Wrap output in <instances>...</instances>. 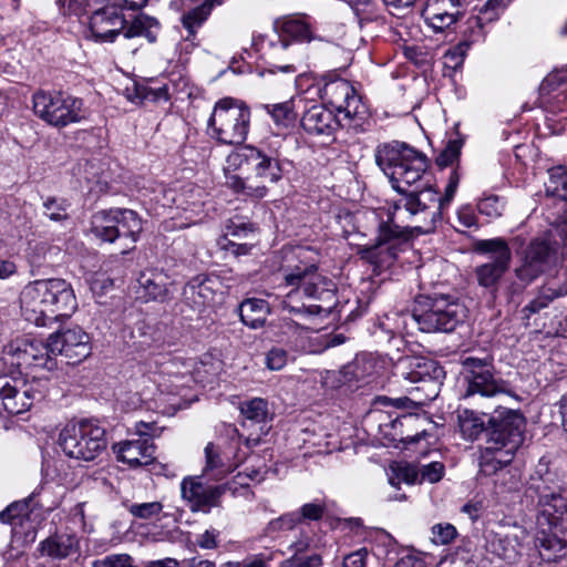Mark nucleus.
<instances>
[{"mask_svg":"<svg viewBox=\"0 0 567 567\" xmlns=\"http://www.w3.org/2000/svg\"><path fill=\"white\" fill-rule=\"evenodd\" d=\"M375 163L389 177L392 187L402 195L381 223L383 237L409 236V228L427 234L434 230L442 213L457 190L461 175L455 167L450 172L444 195L424 182L429 163L426 156L410 145L392 141L377 146Z\"/></svg>","mask_w":567,"mask_h":567,"instance_id":"1","label":"nucleus"},{"mask_svg":"<svg viewBox=\"0 0 567 567\" xmlns=\"http://www.w3.org/2000/svg\"><path fill=\"white\" fill-rule=\"evenodd\" d=\"M284 282L291 289L280 300V318L285 332L297 333L307 327L305 321L330 312L336 303L334 282L318 272L315 265L299 262L281 268Z\"/></svg>","mask_w":567,"mask_h":567,"instance_id":"2","label":"nucleus"},{"mask_svg":"<svg viewBox=\"0 0 567 567\" xmlns=\"http://www.w3.org/2000/svg\"><path fill=\"white\" fill-rule=\"evenodd\" d=\"M20 308L27 321L38 327H47L70 318L78 309V300L71 284L66 280L38 279L21 290Z\"/></svg>","mask_w":567,"mask_h":567,"instance_id":"3","label":"nucleus"},{"mask_svg":"<svg viewBox=\"0 0 567 567\" xmlns=\"http://www.w3.org/2000/svg\"><path fill=\"white\" fill-rule=\"evenodd\" d=\"M491 431L482 451L480 467L485 475H493L508 465L524 440L525 417L514 410H503L489 419Z\"/></svg>","mask_w":567,"mask_h":567,"instance_id":"4","label":"nucleus"},{"mask_svg":"<svg viewBox=\"0 0 567 567\" xmlns=\"http://www.w3.org/2000/svg\"><path fill=\"white\" fill-rule=\"evenodd\" d=\"M239 164H246L254 177L246 179L238 175L227 177V185L235 192L252 199L267 196V184H276L282 178V167L278 151L264 146L245 145L235 154Z\"/></svg>","mask_w":567,"mask_h":567,"instance_id":"5","label":"nucleus"},{"mask_svg":"<svg viewBox=\"0 0 567 567\" xmlns=\"http://www.w3.org/2000/svg\"><path fill=\"white\" fill-rule=\"evenodd\" d=\"M125 19L117 12V8L107 3L96 9L90 18V32L95 42H114L115 38L123 33L125 39L144 37L150 43H154L159 31V22L148 16L141 14L125 27Z\"/></svg>","mask_w":567,"mask_h":567,"instance_id":"6","label":"nucleus"},{"mask_svg":"<svg viewBox=\"0 0 567 567\" xmlns=\"http://www.w3.org/2000/svg\"><path fill=\"white\" fill-rule=\"evenodd\" d=\"M528 491L537 497V528L567 529V501L556 485V474L549 471L548 463L540 460L530 476Z\"/></svg>","mask_w":567,"mask_h":567,"instance_id":"7","label":"nucleus"},{"mask_svg":"<svg viewBox=\"0 0 567 567\" xmlns=\"http://www.w3.org/2000/svg\"><path fill=\"white\" fill-rule=\"evenodd\" d=\"M467 310L451 295L433 293L415 300L416 329L426 332H452L466 318Z\"/></svg>","mask_w":567,"mask_h":567,"instance_id":"8","label":"nucleus"},{"mask_svg":"<svg viewBox=\"0 0 567 567\" xmlns=\"http://www.w3.org/2000/svg\"><path fill=\"white\" fill-rule=\"evenodd\" d=\"M250 127V110L239 100L224 97L218 100L207 121V131L219 144L240 145Z\"/></svg>","mask_w":567,"mask_h":567,"instance_id":"9","label":"nucleus"},{"mask_svg":"<svg viewBox=\"0 0 567 567\" xmlns=\"http://www.w3.org/2000/svg\"><path fill=\"white\" fill-rule=\"evenodd\" d=\"M58 444L65 456L90 462L107 446L106 432L97 421L82 419L68 423L59 433Z\"/></svg>","mask_w":567,"mask_h":567,"instance_id":"10","label":"nucleus"},{"mask_svg":"<svg viewBox=\"0 0 567 567\" xmlns=\"http://www.w3.org/2000/svg\"><path fill=\"white\" fill-rule=\"evenodd\" d=\"M32 110L41 121L56 128L79 123L85 117L81 99L55 90H37L32 94Z\"/></svg>","mask_w":567,"mask_h":567,"instance_id":"11","label":"nucleus"},{"mask_svg":"<svg viewBox=\"0 0 567 567\" xmlns=\"http://www.w3.org/2000/svg\"><path fill=\"white\" fill-rule=\"evenodd\" d=\"M91 230L103 241L113 243L117 238H127L135 244L143 230V223L132 209L110 208L92 216Z\"/></svg>","mask_w":567,"mask_h":567,"instance_id":"12","label":"nucleus"},{"mask_svg":"<svg viewBox=\"0 0 567 567\" xmlns=\"http://www.w3.org/2000/svg\"><path fill=\"white\" fill-rule=\"evenodd\" d=\"M475 250L488 257V261L475 267L476 281L495 297L503 276L509 269L512 251L506 240L499 237L477 241Z\"/></svg>","mask_w":567,"mask_h":567,"instance_id":"13","label":"nucleus"},{"mask_svg":"<svg viewBox=\"0 0 567 567\" xmlns=\"http://www.w3.org/2000/svg\"><path fill=\"white\" fill-rule=\"evenodd\" d=\"M395 374L410 383H420L415 391L424 392V401L434 400L445 377L443 368L434 360L424 357L406 355L394 365Z\"/></svg>","mask_w":567,"mask_h":567,"instance_id":"14","label":"nucleus"},{"mask_svg":"<svg viewBox=\"0 0 567 567\" xmlns=\"http://www.w3.org/2000/svg\"><path fill=\"white\" fill-rule=\"evenodd\" d=\"M321 97L332 107L342 120L349 124V128L361 127L368 115V110L352 84L341 78L327 81L321 89Z\"/></svg>","mask_w":567,"mask_h":567,"instance_id":"15","label":"nucleus"},{"mask_svg":"<svg viewBox=\"0 0 567 567\" xmlns=\"http://www.w3.org/2000/svg\"><path fill=\"white\" fill-rule=\"evenodd\" d=\"M45 395L41 380L31 381L0 374V405L9 414H21L32 408Z\"/></svg>","mask_w":567,"mask_h":567,"instance_id":"16","label":"nucleus"},{"mask_svg":"<svg viewBox=\"0 0 567 567\" xmlns=\"http://www.w3.org/2000/svg\"><path fill=\"white\" fill-rule=\"evenodd\" d=\"M558 246V240L547 233L533 239L522 252L516 277L525 285L534 281L556 262Z\"/></svg>","mask_w":567,"mask_h":567,"instance_id":"17","label":"nucleus"},{"mask_svg":"<svg viewBox=\"0 0 567 567\" xmlns=\"http://www.w3.org/2000/svg\"><path fill=\"white\" fill-rule=\"evenodd\" d=\"M466 390L464 398L475 394L489 398L506 391L507 383L494 375L492 360L467 357L462 362Z\"/></svg>","mask_w":567,"mask_h":567,"instance_id":"18","label":"nucleus"},{"mask_svg":"<svg viewBox=\"0 0 567 567\" xmlns=\"http://www.w3.org/2000/svg\"><path fill=\"white\" fill-rule=\"evenodd\" d=\"M6 360L18 369L42 368L52 371L56 368V359L53 358L48 341L17 340L6 347Z\"/></svg>","mask_w":567,"mask_h":567,"instance_id":"19","label":"nucleus"},{"mask_svg":"<svg viewBox=\"0 0 567 567\" xmlns=\"http://www.w3.org/2000/svg\"><path fill=\"white\" fill-rule=\"evenodd\" d=\"M48 347L55 359L61 354L72 363H79L91 353L90 337L80 327L74 326L56 331L48 338Z\"/></svg>","mask_w":567,"mask_h":567,"instance_id":"20","label":"nucleus"},{"mask_svg":"<svg viewBox=\"0 0 567 567\" xmlns=\"http://www.w3.org/2000/svg\"><path fill=\"white\" fill-rule=\"evenodd\" d=\"M528 539L527 530L517 524L491 530L486 536V548L496 556L514 561Z\"/></svg>","mask_w":567,"mask_h":567,"instance_id":"21","label":"nucleus"},{"mask_svg":"<svg viewBox=\"0 0 567 567\" xmlns=\"http://www.w3.org/2000/svg\"><path fill=\"white\" fill-rule=\"evenodd\" d=\"M549 179L545 184L547 196L557 199L556 205L563 210L559 221L547 231L551 239H560L559 245L567 246V168L563 166L548 171Z\"/></svg>","mask_w":567,"mask_h":567,"instance_id":"22","label":"nucleus"},{"mask_svg":"<svg viewBox=\"0 0 567 567\" xmlns=\"http://www.w3.org/2000/svg\"><path fill=\"white\" fill-rule=\"evenodd\" d=\"M224 491L223 486L203 484L198 477H186L181 484L182 497L192 512L209 513L219 505Z\"/></svg>","mask_w":567,"mask_h":567,"instance_id":"23","label":"nucleus"},{"mask_svg":"<svg viewBox=\"0 0 567 567\" xmlns=\"http://www.w3.org/2000/svg\"><path fill=\"white\" fill-rule=\"evenodd\" d=\"M239 410L244 417L243 426H258V433H250L246 437L247 447L258 445L261 437L267 435L271 427L272 414L268 401L262 398H252L240 402Z\"/></svg>","mask_w":567,"mask_h":567,"instance_id":"24","label":"nucleus"},{"mask_svg":"<svg viewBox=\"0 0 567 567\" xmlns=\"http://www.w3.org/2000/svg\"><path fill=\"white\" fill-rule=\"evenodd\" d=\"M465 0H429L422 11L424 22L435 32H443L463 17Z\"/></svg>","mask_w":567,"mask_h":567,"instance_id":"25","label":"nucleus"},{"mask_svg":"<svg viewBox=\"0 0 567 567\" xmlns=\"http://www.w3.org/2000/svg\"><path fill=\"white\" fill-rule=\"evenodd\" d=\"M265 54L271 73H295L305 61V55L300 48L291 41L279 37L277 41L269 42Z\"/></svg>","mask_w":567,"mask_h":567,"instance_id":"26","label":"nucleus"},{"mask_svg":"<svg viewBox=\"0 0 567 567\" xmlns=\"http://www.w3.org/2000/svg\"><path fill=\"white\" fill-rule=\"evenodd\" d=\"M409 236L383 237L381 235V224L379 225L378 243L372 246H362L358 254L360 257L374 266V270H382L390 267L398 257L400 244L405 241Z\"/></svg>","mask_w":567,"mask_h":567,"instance_id":"27","label":"nucleus"},{"mask_svg":"<svg viewBox=\"0 0 567 567\" xmlns=\"http://www.w3.org/2000/svg\"><path fill=\"white\" fill-rule=\"evenodd\" d=\"M300 122L302 128L311 135L330 136L339 126L349 127L342 116L322 104H312L306 109Z\"/></svg>","mask_w":567,"mask_h":567,"instance_id":"28","label":"nucleus"},{"mask_svg":"<svg viewBox=\"0 0 567 567\" xmlns=\"http://www.w3.org/2000/svg\"><path fill=\"white\" fill-rule=\"evenodd\" d=\"M112 450L117 461L131 468L147 466L155 461V445L150 439L121 441Z\"/></svg>","mask_w":567,"mask_h":567,"instance_id":"29","label":"nucleus"},{"mask_svg":"<svg viewBox=\"0 0 567 567\" xmlns=\"http://www.w3.org/2000/svg\"><path fill=\"white\" fill-rule=\"evenodd\" d=\"M221 282L216 276L199 275L193 278L184 288V298L194 309L200 310L216 302Z\"/></svg>","mask_w":567,"mask_h":567,"instance_id":"30","label":"nucleus"},{"mask_svg":"<svg viewBox=\"0 0 567 567\" xmlns=\"http://www.w3.org/2000/svg\"><path fill=\"white\" fill-rule=\"evenodd\" d=\"M279 38L296 43H309L318 39L311 18L303 13H295L278 18L274 23Z\"/></svg>","mask_w":567,"mask_h":567,"instance_id":"31","label":"nucleus"},{"mask_svg":"<svg viewBox=\"0 0 567 567\" xmlns=\"http://www.w3.org/2000/svg\"><path fill=\"white\" fill-rule=\"evenodd\" d=\"M540 558L545 561H556L567 556L566 528H537L535 537Z\"/></svg>","mask_w":567,"mask_h":567,"instance_id":"32","label":"nucleus"},{"mask_svg":"<svg viewBox=\"0 0 567 567\" xmlns=\"http://www.w3.org/2000/svg\"><path fill=\"white\" fill-rule=\"evenodd\" d=\"M215 4H220V0H205L200 4L183 12L181 23L187 33L184 38L186 41H194L196 39L197 31L207 21Z\"/></svg>","mask_w":567,"mask_h":567,"instance_id":"33","label":"nucleus"},{"mask_svg":"<svg viewBox=\"0 0 567 567\" xmlns=\"http://www.w3.org/2000/svg\"><path fill=\"white\" fill-rule=\"evenodd\" d=\"M379 328L384 331L389 338L412 334L414 329H416L414 309L412 311H391L385 313L379 320Z\"/></svg>","mask_w":567,"mask_h":567,"instance_id":"34","label":"nucleus"},{"mask_svg":"<svg viewBox=\"0 0 567 567\" xmlns=\"http://www.w3.org/2000/svg\"><path fill=\"white\" fill-rule=\"evenodd\" d=\"M39 506L37 494L32 493L27 498L13 502L1 511L0 520L1 523L12 525L14 528L18 526L22 527L25 522L30 520L34 509Z\"/></svg>","mask_w":567,"mask_h":567,"instance_id":"35","label":"nucleus"},{"mask_svg":"<svg viewBox=\"0 0 567 567\" xmlns=\"http://www.w3.org/2000/svg\"><path fill=\"white\" fill-rule=\"evenodd\" d=\"M483 39L484 25L481 23V20L475 17L468 18L463 31V40L453 50L446 53V59L453 61L455 65L461 64L471 44Z\"/></svg>","mask_w":567,"mask_h":567,"instance_id":"36","label":"nucleus"},{"mask_svg":"<svg viewBox=\"0 0 567 567\" xmlns=\"http://www.w3.org/2000/svg\"><path fill=\"white\" fill-rule=\"evenodd\" d=\"M79 538L74 534L61 533L41 544L42 553L53 558H66L79 551Z\"/></svg>","mask_w":567,"mask_h":567,"instance_id":"37","label":"nucleus"},{"mask_svg":"<svg viewBox=\"0 0 567 567\" xmlns=\"http://www.w3.org/2000/svg\"><path fill=\"white\" fill-rule=\"evenodd\" d=\"M238 311L240 320L245 326L257 329L265 324L269 315V306L262 299L249 298L239 305Z\"/></svg>","mask_w":567,"mask_h":567,"instance_id":"38","label":"nucleus"},{"mask_svg":"<svg viewBox=\"0 0 567 567\" xmlns=\"http://www.w3.org/2000/svg\"><path fill=\"white\" fill-rule=\"evenodd\" d=\"M301 103H303V100L299 97L281 103L264 104L262 107L271 116L276 125L289 127L295 123L297 118L296 107Z\"/></svg>","mask_w":567,"mask_h":567,"instance_id":"39","label":"nucleus"},{"mask_svg":"<svg viewBox=\"0 0 567 567\" xmlns=\"http://www.w3.org/2000/svg\"><path fill=\"white\" fill-rule=\"evenodd\" d=\"M204 452L206 460L204 472H216L215 477H221L231 472V464L229 463L224 447L208 443Z\"/></svg>","mask_w":567,"mask_h":567,"instance_id":"40","label":"nucleus"},{"mask_svg":"<svg viewBox=\"0 0 567 567\" xmlns=\"http://www.w3.org/2000/svg\"><path fill=\"white\" fill-rule=\"evenodd\" d=\"M424 421V419H420L415 414H401L391 421L392 429L400 430L399 441L404 445L419 443L422 439L429 436V433L425 430H421L415 432V434H411L404 429H410L414 423Z\"/></svg>","mask_w":567,"mask_h":567,"instance_id":"41","label":"nucleus"},{"mask_svg":"<svg viewBox=\"0 0 567 567\" xmlns=\"http://www.w3.org/2000/svg\"><path fill=\"white\" fill-rule=\"evenodd\" d=\"M147 300L164 301L168 289L161 274H143L138 280Z\"/></svg>","mask_w":567,"mask_h":567,"instance_id":"42","label":"nucleus"},{"mask_svg":"<svg viewBox=\"0 0 567 567\" xmlns=\"http://www.w3.org/2000/svg\"><path fill=\"white\" fill-rule=\"evenodd\" d=\"M128 99L134 103H142L144 101L161 102L168 101V89L166 85L152 87L144 84L134 83L133 92L128 93Z\"/></svg>","mask_w":567,"mask_h":567,"instance_id":"43","label":"nucleus"},{"mask_svg":"<svg viewBox=\"0 0 567 567\" xmlns=\"http://www.w3.org/2000/svg\"><path fill=\"white\" fill-rule=\"evenodd\" d=\"M566 295L567 289L563 287L558 289L542 287L537 296L524 307L523 311L528 312V315L537 313L548 307L555 299Z\"/></svg>","mask_w":567,"mask_h":567,"instance_id":"44","label":"nucleus"},{"mask_svg":"<svg viewBox=\"0 0 567 567\" xmlns=\"http://www.w3.org/2000/svg\"><path fill=\"white\" fill-rule=\"evenodd\" d=\"M254 446L255 445L247 447L246 439L243 442L241 435L236 432V435L233 436L224 446V451L229 458V463L231 464V472L248 457L249 452Z\"/></svg>","mask_w":567,"mask_h":567,"instance_id":"45","label":"nucleus"},{"mask_svg":"<svg viewBox=\"0 0 567 567\" xmlns=\"http://www.w3.org/2000/svg\"><path fill=\"white\" fill-rule=\"evenodd\" d=\"M460 429L468 440H476L484 430V421L472 411L465 410L458 415Z\"/></svg>","mask_w":567,"mask_h":567,"instance_id":"46","label":"nucleus"},{"mask_svg":"<svg viewBox=\"0 0 567 567\" xmlns=\"http://www.w3.org/2000/svg\"><path fill=\"white\" fill-rule=\"evenodd\" d=\"M511 2L512 0H487L478 10V14L474 17L480 19L483 25L494 22Z\"/></svg>","mask_w":567,"mask_h":567,"instance_id":"47","label":"nucleus"},{"mask_svg":"<svg viewBox=\"0 0 567 567\" xmlns=\"http://www.w3.org/2000/svg\"><path fill=\"white\" fill-rule=\"evenodd\" d=\"M69 203L65 199L48 197L43 202L44 215L53 221H62L69 218Z\"/></svg>","mask_w":567,"mask_h":567,"instance_id":"48","label":"nucleus"},{"mask_svg":"<svg viewBox=\"0 0 567 567\" xmlns=\"http://www.w3.org/2000/svg\"><path fill=\"white\" fill-rule=\"evenodd\" d=\"M300 523L298 512H290L272 519L267 525V533L272 534L282 530H291Z\"/></svg>","mask_w":567,"mask_h":567,"instance_id":"49","label":"nucleus"},{"mask_svg":"<svg viewBox=\"0 0 567 567\" xmlns=\"http://www.w3.org/2000/svg\"><path fill=\"white\" fill-rule=\"evenodd\" d=\"M463 142L461 140H450L445 148L440 153L436 158V164L441 167L453 165L458 159Z\"/></svg>","mask_w":567,"mask_h":567,"instance_id":"50","label":"nucleus"},{"mask_svg":"<svg viewBox=\"0 0 567 567\" xmlns=\"http://www.w3.org/2000/svg\"><path fill=\"white\" fill-rule=\"evenodd\" d=\"M163 509L161 502H150L132 504L128 506V512L136 518L150 519L157 516Z\"/></svg>","mask_w":567,"mask_h":567,"instance_id":"51","label":"nucleus"},{"mask_svg":"<svg viewBox=\"0 0 567 567\" xmlns=\"http://www.w3.org/2000/svg\"><path fill=\"white\" fill-rule=\"evenodd\" d=\"M456 528L449 523H440L432 527V540L437 545L450 544L456 537Z\"/></svg>","mask_w":567,"mask_h":567,"instance_id":"52","label":"nucleus"},{"mask_svg":"<svg viewBox=\"0 0 567 567\" xmlns=\"http://www.w3.org/2000/svg\"><path fill=\"white\" fill-rule=\"evenodd\" d=\"M503 208L502 202L494 195L482 198L477 204L478 212L491 218L501 216Z\"/></svg>","mask_w":567,"mask_h":567,"instance_id":"53","label":"nucleus"},{"mask_svg":"<svg viewBox=\"0 0 567 567\" xmlns=\"http://www.w3.org/2000/svg\"><path fill=\"white\" fill-rule=\"evenodd\" d=\"M444 470V465L436 461L422 465L420 468L421 482L437 483L443 477Z\"/></svg>","mask_w":567,"mask_h":567,"instance_id":"54","label":"nucleus"},{"mask_svg":"<svg viewBox=\"0 0 567 567\" xmlns=\"http://www.w3.org/2000/svg\"><path fill=\"white\" fill-rule=\"evenodd\" d=\"M288 361V353L282 348L274 347L266 354V367L269 370L278 371L281 370Z\"/></svg>","mask_w":567,"mask_h":567,"instance_id":"55","label":"nucleus"},{"mask_svg":"<svg viewBox=\"0 0 567 567\" xmlns=\"http://www.w3.org/2000/svg\"><path fill=\"white\" fill-rule=\"evenodd\" d=\"M252 231L254 230H252V227L250 224L230 219V220H228V223L226 225V233L224 236V240L227 243V240H229L228 237H233V238H237V239L246 238Z\"/></svg>","mask_w":567,"mask_h":567,"instance_id":"56","label":"nucleus"},{"mask_svg":"<svg viewBox=\"0 0 567 567\" xmlns=\"http://www.w3.org/2000/svg\"><path fill=\"white\" fill-rule=\"evenodd\" d=\"M324 511H326V507L321 503H317V502L316 503H307V504L302 505V507L300 508V512H298V514L300 516V523L303 519L319 520L323 516Z\"/></svg>","mask_w":567,"mask_h":567,"instance_id":"57","label":"nucleus"},{"mask_svg":"<svg viewBox=\"0 0 567 567\" xmlns=\"http://www.w3.org/2000/svg\"><path fill=\"white\" fill-rule=\"evenodd\" d=\"M219 532L215 528L205 530L196 538V544L203 549H215L218 546Z\"/></svg>","mask_w":567,"mask_h":567,"instance_id":"58","label":"nucleus"},{"mask_svg":"<svg viewBox=\"0 0 567 567\" xmlns=\"http://www.w3.org/2000/svg\"><path fill=\"white\" fill-rule=\"evenodd\" d=\"M393 567H426V563L421 553L410 551L403 555Z\"/></svg>","mask_w":567,"mask_h":567,"instance_id":"59","label":"nucleus"},{"mask_svg":"<svg viewBox=\"0 0 567 567\" xmlns=\"http://www.w3.org/2000/svg\"><path fill=\"white\" fill-rule=\"evenodd\" d=\"M367 548H360L343 558L342 567H367Z\"/></svg>","mask_w":567,"mask_h":567,"instance_id":"60","label":"nucleus"},{"mask_svg":"<svg viewBox=\"0 0 567 567\" xmlns=\"http://www.w3.org/2000/svg\"><path fill=\"white\" fill-rule=\"evenodd\" d=\"M159 427L155 422L141 421L135 424V432L138 435V439H150L152 441V437L157 435Z\"/></svg>","mask_w":567,"mask_h":567,"instance_id":"61","label":"nucleus"},{"mask_svg":"<svg viewBox=\"0 0 567 567\" xmlns=\"http://www.w3.org/2000/svg\"><path fill=\"white\" fill-rule=\"evenodd\" d=\"M396 473L398 478L404 481L408 484H413L420 476V470L417 471L414 466L404 465L398 466L393 470Z\"/></svg>","mask_w":567,"mask_h":567,"instance_id":"62","label":"nucleus"},{"mask_svg":"<svg viewBox=\"0 0 567 567\" xmlns=\"http://www.w3.org/2000/svg\"><path fill=\"white\" fill-rule=\"evenodd\" d=\"M437 567H473V563L465 556L453 555L442 559Z\"/></svg>","mask_w":567,"mask_h":567,"instance_id":"63","label":"nucleus"},{"mask_svg":"<svg viewBox=\"0 0 567 567\" xmlns=\"http://www.w3.org/2000/svg\"><path fill=\"white\" fill-rule=\"evenodd\" d=\"M322 560L319 555L296 558L291 561L290 567H321Z\"/></svg>","mask_w":567,"mask_h":567,"instance_id":"64","label":"nucleus"}]
</instances>
